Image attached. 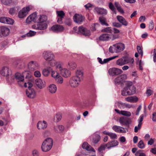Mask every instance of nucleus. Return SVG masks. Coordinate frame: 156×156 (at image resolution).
Segmentation results:
<instances>
[{
    "instance_id": "obj_1",
    "label": "nucleus",
    "mask_w": 156,
    "mask_h": 156,
    "mask_svg": "<svg viewBox=\"0 0 156 156\" xmlns=\"http://www.w3.org/2000/svg\"><path fill=\"white\" fill-rule=\"evenodd\" d=\"M62 65V62L58 61H53L50 63V66L59 70L60 74L63 77L68 78L71 75V71L68 68L63 67Z\"/></svg>"
},
{
    "instance_id": "obj_2",
    "label": "nucleus",
    "mask_w": 156,
    "mask_h": 156,
    "mask_svg": "<svg viewBox=\"0 0 156 156\" xmlns=\"http://www.w3.org/2000/svg\"><path fill=\"white\" fill-rule=\"evenodd\" d=\"M47 16L43 14L37 15L36 12H34L29 16L26 20V22L30 23L32 21L34 23L46 22Z\"/></svg>"
},
{
    "instance_id": "obj_3",
    "label": "nucleus",
    "mask_w": 156,
    "mask_h": 156,
    "mask_svg": "<svg viewBox=\"0 0 156 156\" xmlns=\"http://www.w3.org/2000/svg\"><path fill=\"white\" fill-rule=\"evenodd\" d=\"M136 88L132 82L126 81L125 86L121 90V94L123 96L132 95L136 93Z\"/></svg>"
},
{
    "instance_id": "obj_4",
    "label": "nucleus",
    "mask_w": 156,
    "mask_h": 156,
    "mask_svg": "<svg viewBox=\"0 0 156 156\" xmlns=\"http://www.w3.org/2000/svg\"><path fill=\"white\" fill-rule=\"evenodd\" d=\"M134 62V59L133 58L123 56L116 60V64L117 65L120 66L129 64L130 66L132 67Z\"/></svg>"
},
{
    "instance_id": "obj_5",
    "label": "nucleus",
    "mask_w": 156,
    "mask_h": 156,
    "mask_svg": "<svg viewBox=\"0 0 156 156\" xmlns=\"http://www.w3.org/2000/svg\"><path fill=\"white\" fill-rule=\"evenodd\" d=\"M125 48L124 44L121 43L114 44L109 48V51L112 53H118L122 51Z\"/></svg>"
},
{
    "instance_id": "obj_6",
    "label": "nucleus",
    "mask_w": 156,
    "mask_h": 156,
    "mask_svg": "<svg viewBox=\"0 0 156 156\" xmlns=\"http://www.w3.org/2000/svg\"><path fill=\"white\" fill-rule=\"evenodd\" d=\"M53 144L52 140L50 138L46 139L43 142L41 146L42 151L47 152L49 151L51 148Z\"/></svg>"
},
{
    "instance_id": "obj_7",
    "label": "nucleus",
    "mask_w": 156,
    "mask_h": 156,
    "mask_svg": "<svg viewBox=\"0 0 156 156\" xmlns=\"http://www.w3.org/2000/svg\"><path fill=\"white\" fill-rule=\"evenodd\" d=\"M74 31L76 33L82 34L85 36H89L91 35L90 31L81 26L79 27H75L73 28Z\"/></svg>"
},
{
    "instance_id": "obj_8",
    "label": "nucleus",
    "mask_w": 156,
    "mask_h": 156,
    "mask_svg": "<svg viewBox=\"0 0 156 156\" xmlns=\"http://www.w3.org/2000/svg\"><path fill=\"white\" fill-rule=\"evenodd\" d=\"M74 31L76 33L82 34L85 36H89L91 35L90 31L81 26L79 27H75L73 28Z\"/></svg>"
},
{
    "instance_id": "obj_9",
    "label": "nucleus",
    "mask_w": 156,
    "mask_h": 156,
    "mask_svg": "<svg viewBox=\"0 0 156 156\" xmlns=\"http://www.w3.org/2000/svg\"><path fill=\"white\" fill-rule=\"evenodd\" d=\"M33 8L32 5H29L23 7L19 12L18 16L20 18H23L25 17L30 11Z\"/></svg>"
},
{
    "instance_id": "obj_10",
    "label": "nucleus",
    "mask_w": 156,
    "mask_h": 156,
    "mask_svg": "<svg viewBox=\"0 0 156 156\" xmlns=\"http://www.w3.org/2000/svg\"><path fill=\"white\" fill-rule=\"evenodd\" d=\"M27 71H25V72L21 74L19 73H17L15 74V78L16 79L19 85L21 87H23V83H24V76L26 73H27Z\"/></svg>"
},
{
    "instance_id": "obj_11",
    "label": "nucleus",
    "mask_w": 156,
    "mask_h": 156,
    "mask_svg": "<svg viewBox=\"0 0 156 156\" xmlns=\"http://www.w3.org/2000/svg\"><path fill=\"white\" fill-rule=\"evenodd\" d=\"M42 56L44 58L46 61H49V64L50 65V63L53 61H56L54 60L55 56L50 51H44L42 54Z\"/></svg>"
},
{
    "instance_id": "obj_12",
    "label": "nucleus",
    "mask_w": 156,
    "mask_h": 156,
    "mask_svg": "<svg viewBox=\"0 0 156 156\" xmlns=\"http://www.w3.org/2000/svg\"><path fill=\"white\" fill-rule=\"evenodd\" d=\"M37 24L33 25L32 26L33 29L39 30H44L46 29L48 25L46 22L38 23Z\"/></svg>"
},
{
    "instance_id": "obj_13",
    "label": "nucleus",
    "mask_w": 156,
    "mask_h": 156,
    "mask_svg": "<svg viewBox=\"0 0 156 156\" xmlns=\"http://www.w3.org/2000/svg\"><path fill=\"white\" fill-rule=\"evenodd\" d=\"M127 79V75L125 74H123L118 76L115 79L114 83L115 85H122L123 83L126 82L125 80Z\"/></svg>"
},
{
    "instance_id": "obj_14",
    "label": "nucleus",
    "mask_w": 156,
    "mask_h": 156,
    "mask_svg": "<svg viewBox=\"0 0 156 156\" xmlns=\"http://www.w3.org/2000/svg\"><path fill=\"white\" fill-rule=\"evenodd\" d=\"M81 81L74 76L71 77L69 81V85L72 88H76L78 87Z\"/></svg>"
},
{
    "instance_id": "obj_15",
    "label": "nucleus",
    "mask_w": 156,
    "mask_h": 156,
    "mask_svg": "<svg viewBox=\"0 0 156 156\" xmlns=\"http://www.w3.org/2000/svg\"><path fill=\"white\" fill-rule=\"evenodd\" d=\"M29 69L31 71L38 69L40 68L39 64L36 61H32L29 62L28 64Z\"/></svg>"
},
{
    "instance_id": "obj_16",
    "label": "nucleus",
    "mask_w": 156,
    "mask_h": 156,
    "mask_svg": "<svg viewBox=\"0 0 156 156\" xmlns=\"http://www.w3.org/2000/svg\"><path fill=\"white\" fill-rule=\"evenodd\" d=\"M27 97L31 99L35 98L37 96V92L33 88H28L26 91Z\"/></svg>"
},
{
    "instance_id": "obj_17",
    "label": "nucleus",
    "mask_w": 156,
    "mask_h": 156,
    "mask_svg": "<svg viewBox=\"0 0 156 156\" xmlns=\"http://www.w3.org/2000/svg\"><path fill=\"white\" fill-rule=\"evenodd\" d=\"M108 72L110 75L113 76L121 74L123 73V71L118 68H112L108 70Z\"/></svg>"
},
{
    "instance_id": "obj_18",
    "label": "nucleus",
    "mask_w": 156,
    "mask_h": 156,
    "mask_svg": "<svg viewBox=\"0 0 156 156\" xmlns=\"http://www.w3.org/2000/svg\"><path fill=\"white\" fill-rule=\"evenodd\" d=\"M35 84L37 87L40 89H42L46 86L45 81L41 78L36 79L35 80Z\"/></svg>"
},
{
    "instance_id": "obj_19",
    "label": "nucleus",
    "mask_w": 156,
    "mask_h": 156,
    "mask_svg": "<svg viewBox=\"0 0 156 156\" xmlns=\"http://www.w3.org/2000/svg\"><path fill=\"white\" fill-rule=\"evenodd\" d=\"M50 30L54 32L59 33L63 31L64 30V28L61 25L55 24L51 27Z\"/></svg>"
},
{
    "instance_id": "obj_20",
    "label": "nucleus",
    "mask_w": 156,
    "mask_h": 156,
    "mask_svg": "<svg viewBox=\"0 0 156 156\" xmlns=\"http://www.w3.org/2000/svg\"><path fill=\"white\" fill-rule=\"evenodd\" d=\"M10 30L8 28L5 26L0 27V36H6L9 33Z\"/></svg>"
},
{
    "instance_id": "obj_21",
    "label": "nucleus",
    "mask_w": 156,
    "mask_h": 156,
    "mask_svg": "<svg viewBox=\"0 0 156 156\" xmlns=\"http://www.w3.org/2000/svg\"><path fill=\"white\" fill-rule=\"evenodd\" d=\"M14 22V20L11 18L4 16L0 17V22L1 23L12 25Z\"/></svg>"
},
{
    "instance_id": "obj_22",
    "label": "nucleus",
    "mask_w": 156,
    "mask_h": 156,
    "mask_svg": "<svg viewBox=\"0 0 156 156\" xmlns=\"http://www.w3.org/2000/svg\"><path fill=\"white\" fill-rule=\"evenodd\" d=\"M0 74L2 76H7L11 74L10 70L7 66L4 67L0 71Z\"/></svg>"
},
{
    "instance_id": "obj_23",
    "label": "nucleus",
    "mask_w": 156,
    "mask_h": 156,
    "mask_svg": "<svg viewBox=\"0 0 156 156\" xmlns=\"http://www.w3.org/2000/svg\"><path fill=\"white\" fill-rule=\"evenodd\" d=\"M57 15V22L58 23L62 24V19L63 18L65 13L62 11H57L56 12Z\"/></svg>"
},
{
    "instance_id": "obj_24",
    "label": "nucleus",
    "mask_w": 156,
    "mask_h": 156,
    "mask_svg": "<svg viewBox=\"0 0 156 156\" xmlns=\"http://www.w3.org/2000/svg\"><path fill=\"white\" fill-rule=\"evenodd\" d=\"M48 126L47 122L45 121H40L37 123V126L38 129H44Z\"/></svg>"
},
{
    "instance_id": "obj_25",
    "label": "nucleus",
    "mask_w": 156,
    "mask_h": 156,
    "mask_svg": "<svg viewBox=\"0 0 156 156\" xmlns=\"http://www.w3.org/2000/svg\"><path fill=\"white\" fill-rule=\"evenodd\" d=\"M84 18L81 15L76 14L73 17L74 22L78 24H80L84 20Z\"/></svg>"
},
{
    "instance_id": "obj_26",
    "label": "nucleus",
    "mask_w": 156,
    "mask_h": 156,
    "mask_svg": "<svg viewBox=\"0 0 156 156\" xmlns=\"http://www.w3.org/2000/svg\"><path fill=\"white\" fill-rule=\"evenodd\" d=\"M57 87L54 83L51 84L47 87V89L48 91L51 94L55 93L57 91Z\"/></svg>"
},
{
    "instance_id": "obj_27",
    "label": "nucleus",
    "mask_w": 156,
    "mask_h": 156,
    "mask_svg": "<svg viewBox=\"0 0 156 156\" xmlns=\"http://www.w3.org/2000/svg\"><path fill=\"white\" fill-rule=\"evenodd\" d=\"M112 129L115 132L120 133H123L126 132V129L120 126H114Z\"/></svg>"
},
{
    "instance_id": "obj_28",
    "label": "nucleus",
    "mask_w": 156,
    "mask_h": 156,
    "mask_svg": "<svg viewBox=\"0 0 156 156\" xmlns=\"http://www.w3.org/2000/svg\"><path fill=\"white\" fill-rule=\"evenodd\" d=\"M106 144L107 146V149H109L117 146L119 144V142L117 140H114L109 142Z\"/></svg>"
},
{
    "instance_id": "obj_29",
    "label": "nucleus",
    "mask_w": 156,
    "mask_h": 156,
    "mask_svg": "<svg viewBox=\"0 0 156 156\" xmlns=\"http://www.w3.org/2000/svg\"><path fill=\"white\" fill-rule=\"evenodd\" d=\"M83 74L81 70H77L75 73V75L73 76L81 81H82L83 78Z\"/></svg>"
},
{
    "instance_id": "obj_30",
    "label": "nucleus",
    "mask_w": 156,
    "mask_h": 156,
    "mask_svg": "<svg viewBox=\"0 0 156 156\" xmlns=\"http://www.w3.org/2000/svg\"><path fill=\"white\" fill-rule=\"evenodd\" d=\"M54 130L57 133H62L65 129L64 126L61 125H57L54 126L53 128Z\"/></svg>"
},
{
    "instance_id": "obj_31",
    "label": "nucleus",
    "mask_w": 156,
    "mask_h": 156,
    "mask_svg": "<svg viewBox=\"0 0 156 156\" xmlns=\"http://www.w3.org/2000/svg\"><path fill=\"white\" fill-rule=\"evenodd\" d=\"M51 67H48L44 69L42 71L43 75L45 77L48 76L50 74H51L52 68Z\"/></svg>"
},
{
    "instance_id": "obj_32",
    "label": "nucleus",
    "mask_w": 156,
    "mask_h": 156,
    "mask_svg": "<svg viewBox=\"0 0 156 156\" xmlns=\"http://www.w3.org/2000/svg\"><path fill=\"white\" fill-rule=\"evenodd\" d=\"M116 18L119 22L122 25L125 26L128 25V22L122 16H117Z\"/></svg>"
},
{
    "instance_id": "obj_33",
    "label": "nucleus",
    "mask_w": 156,
    "mask_h": 156,
    "mask_svg": "<svg viewBox=\"0 0 156 156\" xmlns=\"http://www.w3.org/2000/svg\"><path fill=\"white\" fill-rule=\"evenodd\" d=\"M126 101L130 103H135L137 102L138 99L137 97L135 96H129L125 98Z\"/></svg>"
},
{
    "instance_id": "obj_34",
    "label": "nucleus",
    "mask_w": 156,
    "mask_h": 156,
    "mask_svg": "<svg viewBox=\"0 0 156 156\" xmlns=\"http://www.w3.org/2000/svg\"><path fill=\"white\" fill-rule=\"evenodd\" d=\"M82 147L87 151L95 152V150L86 142H84L83 143Z\"/></svg>"
},
{
    "instance_id": "obj_35",
    "label": "nucleus",
    "mask_w": 156,
    "mask_h": 156,
    "mask_svg": "<svg viewBox=\"0 0 156 156\" xmlns=\"http://www.w3.org/2000/svg\"><path fill=\"white\" fill-rule=\"evenodd\" d=\"M67 66L70 69L74 70L76 69L77 65L74 61L70 60L67 63Z\"/></svg>"
},
{
    "instance_id": "obj_36",
    "label": "nucleus",
    "mask_w": 156,
    "mask_h": 156,
    "mask_svg": "<svg viewBox=\"0 0 156 156\" xmlns=\"http://www.w3.org/2000/svg\"><path fill=\"white\" fill-rule=\"evenodd\" d=\"M94 10L99 14L106 15L107 13V10L102 8H99L98 7H95Z\"/></svg>"
},
{
    "instance_id": "obj_37",
    "label": "nucleus",
    "mask_w": 156,
    "mask_h": 156,
    "mask_svg": "<svg viewBox=\"0 0 156 156\" xmlns=\"http://www.w3.org/2000/svg\"><path fill=\"white\" fill-rule=\"evenodd\" d=\"M115 111L118 113L122 115L129 116L131 115V113L128 111H119L117 109H115Z\"/></svg>"
},
{
    "instance_id": "obj_38",
    "label": "nucleus",
    "mask_w": 156,
    "mask_h": 156,
    "mask_svg": "<svg viewBox=\"0 0 156 156\" xmlns=\"http://www.w3.org/2000/svg\"><path fill=\"white\" fill-rule=\"evenodd\" d=\"M62 118V114L60 113H57L55 115L53 120L55 122H58L61 120Z\"/></svg>"
},
{
    "instance_id": "obj_39",
    "label": "nucleus",
    "mask_w": 156,
    "mask_h": 156,
    "mask_svg": "<svg viewBox=\"0 0 156 156\" xmlns=\"http://www.w3.org/2000/svg\"><path fill=\"white\" fill-rule=\"evenodd\" d=\"M60 75L59 72L56 70L53 69L52 68L51 71V76L54 79L56 78L57 76Z\"/></svg>"
},
{
    "instance_id": "obj_40",
    "label": "nucleus",
    "mask_w": 156,
    "mask_h": 156,
    "mask_svg": "<svg viewBox=\"0 0 156 156\" xmlns=\"http://www.w3.org/2000/svg\"><path fill=\"white\" fill-rule=\"evenodd\" d=\"M62 75L61 76L60 75L54 79L57 84H61L63 83L64 82V79Z\"/></svg>"
},
{
    "instance_id": "obj_41",
    "label": "nucleus",
    "mask_w": 156,
    "mask_h": 156,
    "mask_svg": "<svg viewBox=\"0 0 156 156\" xmlns=\"http://www.w3.org/2000/svg\"><path fill=\"white\" fill-rule=\"evenodd\" d=\"M119 122L121 125H126L128 124V121L124 117H121L119 119Z\"/></svg>"
},
{
    "instance_id": "obj_42",
    "label": "nucleus",
    "mask_w": 156,
    "mask_h": 156,
    "mask_svg": "<svg viewBox=\"0 0 156 156\" xmlns=\"http://www.w3.org/2000/svg\"><path fill=\"white\" fill-rule=\"evenodd\" d=\"M110 38L109 36L107 34H102L99 37V39L101 41H108Z\"/></svg>"
},
{
    "instance_id": "obj_43",
    "label": "nucleus",
    "mask_w": 156,
    "mask_h": 156,
    "mask_svg": "<svg viewBox=\"0 0 156 156\" xmlns=\"http://www.w3.org/2000/svg\"><path fill=\"white\" fill-rule=\"evenodd\" d=\"M107 148V146L106 144H102L99 147L98 149V151L100 154H102L103 153V151Z\"/></svg>"
},
{
    "instance_id": "obj_44",
    "label": "nucleus",
    "mask_w": 156,
    "mask_h": 156,
    "mask_svg": "<svg viewBox=\"0 0 156 156\" xmlns=\"http://www.w3.org/2000/svg\"><path fill=\"white\" fill-rule=\"evenodd\" d=\"M125 103L121 101L117 102L115 103V106H117L120 108L123 109L125 108Z\"/></svg>"
},
{
    "instance_id": "obj_45",
    "label": "nucleus",
    "mask_w": 156,
    "mask_h": 156,
    "mask_svg": "<svg viewBox=\"0 0 156 156\" xmlns=\"http://www.w3.org/2000/svg\"><path fill=\"white\" fill-rule=\"evenodd\" d=\"M95 137H94L93 139V141L94 143H97L99 140L101 136H100L97 134L94 135Z\"/></svg>"
},
{
    "instance_id": "obj_46",
    "label": "nucleus",
    "mask_w": 156,
    "mask_h": 156,
    "mask_svg": "<svg viewBox=\"0 0 156 156\" xmlns=\"http://www.w3.org/2000/svg\"><path fill=\"white\" fill-rule=\"evenodd\" d=\"M99 20L102 25H105L106 26L108 25V24L106 23L105 18L104 17L102 16L100 17L99 18Z\"/></svg>"
},
{
    "instance_id": "obj_47",
    "label": "nucleus",
    "mask_w": 156,
    "mask_h": 156,
    "mask_svg": "<svg viewBox=\"0 0 156 156\" xmlns=\"http://www.w3.org/2000/svg\"><path fill=\"white\" fill-rule=\"evenodd\" d=\"M118 57H119L118 55H116V56H112V57H110V58H108L104 59L103 60V64L106 63H107L108 62H109V61H110L112 59H113L116 58H117Z\"/></svg>"
},
{
    "instance_id": "obj_48",
    "label": "nucleus",
    "mask_w": 156,
    "mask_h": 156,
    "mask_svg": "<svg viewBox=\"0 0 156 156\" xmlns=\"http://www.w3.org/2000/svg\"><path fill=\"white\" fill-rule=\"evenodd\" d=\"M33 84L32 83L30 82H28L27 83L25 82L24 81V83H23V87H28V88H31V87L32 86Z\"/></svg>"
},
{
    "instance_id": "obj_49",
    "label": "nucleus",
    "mask_w": 156,
    "mask_h": 156,
    "mask_svg": "<svg viewBox=\"0 0 156 156\" xmlns=\"http://www.w3.org/2000/svg\"><path fill=\"white\" fill-rule=\"evenodd\" d=\"M36 32L30 30L28 33L26 34V35L27 37H32L35 35L36 34Z\"/></svg>"
},
{
    "instance_id": "obj_50",
    "label": "nucleus",
    "mask_w": 156,
    "mask_h": 156,
    "mask_svg": "<svg viewBox=\"0 0 156 156\" xmlns=\"http://www.w3.org/2000/svg\"><path fill=\"white\" fill-rule=\"evenodd\" d=\"M2 3L5 5H8L12 2V0H1Z\"/></svg>"
},
{
    "instance_id": "obj_51",
    "label": "nucleus",
    "mask_w": 156,
    "mask_h": 156,
    "mask_svg": "<svg viewBox=\"0 0 156 156\" xmlns=\"http://www.w3.org/2000/svg\"><path fill=\"white\" fill-rule=\"evenodd\" d=\"M138 146L141 149L144 148V147L145 145L142 140H141L139 141L138 144Z\"/></svg>"
},
{
    "instance_id": "obj_52",
    "label": "nucleus",
    "mask_w": 156,
    "mask_h": 156,
    "mask_svg": "<svg viewBox=\"0 0 156 156\" xmlns=\"http://www.w3.org/2000/svg\"><path fill=\"white\" fill-rule=\"evenodd\" d=\"M34 75L36 77L40 78L41 76V73L38 70H36L34 72Z\"/></svg>"
},
{
    "instance_id": "obj_53",
    "label": "nucleus",
    "mask_w": 156,
    "mask_h": 156,
    "mask_svg": "<svg viewBox=\"0 0 156 156\" xmlns=\"http://www.w3.org/2000/svg\"><path fill=\"white\" fill-rule=\"evenodd\" d=\"M108 136L111 139H116L117 138V136L115 133L110 132Z\"/></svg>"
},
{
    "instance_id": "obj_54",
    "label": "nucleus",
    "mask_w": 156,
    "mask_h": 156,
    "mask_svg": "<svg viewBox=\"0 0 156 156\" xmlns=\"http://www.w3.org/2000/svg\"><path fill=\"white\" fill-rule=\"evenodd\" d=\"M32 154L33 156H39V153L38 151L36 149L33 150L32 152Z\"/></svg>"
},
{
    "instance_id": "obj_55",
    "label": "nucleus",
    "mask_w": 156,
    "mask_h": 156,
    "mask_svg": "<svg viewBox=\"0 0 156 156\" xmlns=\"http://www.w3.org/2000/svg\"><path fill=\"white\" fill-rule=\"evenodd\" d=\"M16 9L15 7L10 8L9 10V14L11 15L14 14L16 12Z\"/></svg>"
},
{
    "instance_id": "obj_56",
    "label": "nucleus",
    "mask_w": 156,
    "mask_h": 156,
    "mask_svg": "<svg viewBox=\"0 0 156 156\" xmlns=\"http://www.w3.org/2000/svg\"><path fill=\"white\" fill-rule=\"evenodd\" d=\"M84 6L87 9L90 10L91 8L94 7V5L90 3H88L84 5Z\"/></svg>"
},
{
    "instance_id": "obj_57",
    "label": "nucleus",
    "mask_w": 156,
    "mask_h": 156,
    "mask_svg": "<svg viewBox=\"0 0 156 156\" xmlns=\"http://www.w3.org/2000/svg\"><path fill=\"white\" fill-rule=\"evenodd\" d=\"M137 49L138 52L141 54V56L142 57L143 55V51H142L141 47L139 46H137Z\"/></svg>"
},
{
    "instance_id": "obj_58",
    "label": "nucleus",
    "mask_w": 156,
    "mask_h": 156,
    "mask_svg": "<svg viewBox=\"0 0 156 156\" xmlns=\"http://www.w3.org/2000/svg\"><path fill=\"white\" fill-rule=\"evenodd\" d=\"M71 22L72 21L70 19L67 18L66 20L65 23L66 25L70 26L71 24Z\"/></svg>"
},
{
    "instance_id": "obj_59",
    "label": "nucleus",
    "mask_w": 156,
    "mask_h": 156,
    "mask_svg": "<svg viewBox=\"0 0 156 156\" xmlns=\"http://www.w3.org/2000/svg\"><path fill=\"white\" fill-rule=\"evenodd\" d=\"M144 118V115H141L139 117V119L138 120V124H140L141 125L142 124V121H143Z\"/></svg>"
},
{
    "instance_id": "obj_60",
    "label": "nucleus",
    "mask_w": 156,
    "mask_h": 156,
    "mask_svg": "<svg viewBox=\"0 0 156 156\" xmlns=\"http://www.w3.org/2000/svg\"><path fill=\"white\" fill-rule=\"evenodd\" d=\"M6 45V42H2L0 44V49H2L4 48Z\"/></svg>"
},
{
    "instance_id": "obj_61",
    "label": "nucleus",
    "mask_w": 156,
    "mask_h": 156,
    "mask_svg": "<svg viewBox=\"0 0 156 156\" xmlns=\"http://www.w3.org/2000/svg\"><path fill=\"white\" fill-rule=\"evenodd\" d=\"M112 29L110 27H108L104 29V31L108 33H112Z\"/></svg>"
},
{
    "instance_id": "obj_62",
    "label": "nucleus",
    "mask_w": 156,
    "mask_h": 156,
    "mask_svg": "<svg viewBox=\"0 0 156 156\" xmlns=\"http://www.w3.org/2000/svg\"><path fill=\"white\" fill-rule=\"evenodd\" d=\"M141 126L140 124H138L137 126H136L134 128V132L135 133H136L138 132V131L140 130L141 128Z\"/></svg>"
},
{
    "instance_id": "obj_63",
    "label": "nucleus",
    "mask_w": 156,
    "mask_h": 156,
    "mask_svg": "<svg viewBox=\"0 0 156 156\" xmlns=\"http://www.w3.org/2000/svg\"><path fill=\"white\" fill-rule=\"evenodd\" d=\"M109 7L113 11L115 12V9L113 5L111 2L109 3Z\"/></svg>"
},
{
    "instance_id": "obj_64",
    "label": "nucleus",
    "mask_w": 156,
    "mask_h": 156,
    "mask_svg": "<svg viewBox=\"0 0 156 156\" xmlns=\"http://www.w3.org/2000/svg\"><path fill=\"white\" fill-rule=\"evenodd\" d=\"M112 25L113 26L117 27H120L121 26V25L119 23L117 22H114L112 23Z\"/></svg>"
}]
</instances>
